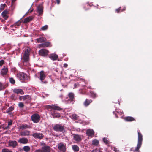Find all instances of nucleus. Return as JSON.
<instances>
[{"mask_svg": "<svg viewBox=\"0 0 152 152\" xmlns=\"http://www.w3.org/2000/svg\"><path fill=\"white\" fill-rule=\"evenodd\" d=\"M39 46L41 48L45 47L44 43L39 44Z\"/></svg>", "mask_w": 152, "mask_h": 152, "instance_id": "obj_44", "label": "nucleus"}, {"mask_svg": "<svg viewBox=\"0 0 152 152\" xmlns=\"http://www.w3.org/2000/svg\"><path fill=\"white\" fill-rule=\"evenodd\" d=\"M99 144V141L96 139H94L92 141V145L94 146H98Z\"/></svg>", "mask_w": 152, "mask_h": 152, "instance_id": "obj_30", "label": "nucleus"}, {"mask_svg": "<svg viewBox=\"0 0 152 152\" xmlns=\"http://www.w3.org/2000/svg\"><path fill=\"white\" fill-rule=\"evenodd\" d=\"M120 8H121V7H119V8H118V9H116V10H115L116 12L117 13H118L120 10Z\"/></svg>", "mask_w": 152, "mask_h": 152, "instance_id": "obj_49", "label": "nucleus"}, {"mask_svg": "<svg viewBox=\"0 0 152 152\" xmlns=\"http://www.w3.org/2000/svg\"><path fill=\"white\" fill-rule=\"evenodd\" d=\"M125 10V9H124L123 10Z\"/></svg>", "mask_w": 152, "mask_h": 152, "instance_id": "obj_63", "label": "nucleus"}, {"mask_svg": "<svg viewBox=\"0 0 152 152\" xmlns=\"http://www.w3.org/2000/svg\"><path fill=\"white\" fill-rule=\"evenodd\" d=\"M87 88H89V89H91V86H89Z\"/></svg>", "mask_w": 152, "mask_h": 152, "instance_id": "obj_57", "label": "nucleus"}, {"mask_svg": "<svg viewBox=\"0 0 152 152\" xmlns=\"http://www.w3.org/2000/svg\"><path fill=\"white\" fill-rule=\"evenodd\" d=\"M8 145L9 146L12 147L13 148H15L18 145V143L15 140L9 141Z\"/></svg>", "mask_w": 152, "mask_h": 152, "instance_id": "obj_11", "label": "nucleus"}, {"mask_svg": "<svg viewBox=\"0 0 152 152\" xmlns=\"http://www.w3.org/2000/svg\"><path fill=\"white\" fill-rule=\"evenodd\" d=\"M28 97L29 96L28 95L24 96H23V100H25L26 99H27Z\"/></svg>", "mask_w": 152, "mask_h": 152, "instance_id": "obj_43", "label": "nucleus"}, {"mask_svg": "<svg viewBox=\"0 0 152 152\" xmlns=\"http://www.w3.org/2000/svg\"><path fill=\"white\" fill-rule=\"evenodd\" d=\"M6 87L5 85L1 83L0 82V91L4 89Z\"/></svg>", "mask_w": 152, "mask_h": 152, "instance_id": "obj_35", "label": "nucleus"}, {"mask_svg": "<svg viewBox=\"0 0 152 152\" xmlns=\"http://www.w3.org/2000/svg\"><path fill=\"white\" fill-rule=\"evenodd\" d=\"M114 150L115 151V152H118V150H117V148H115V147H114Z\"/></svg>", "mask_w": 152, "mask_h": 152, "instance_id": "obj_50", "label": "nucleus"}, {"mask_svg": "<svg viewBox=\"0 0 152 152\" xmlns=\"http://www.w3.org/2000/svg\"><path fill=\"white\" fill-rule=\"evenodd\" d=\"M4 61L3 60L0 61V66H1L4 64Z\"/></svg>", "mask_w": 152, "mask_h": 152, "instance_id": "obj_46", "label": "nucleus"}, {"mask_svg": "<svg viewBox=\"0 0 152 152\" xmlns=\"http://www.w3.org/2000/svg\"><path fill=\"white\" fill-rule=\"evenodd\" d=\"M18 106L20 108H23L24 106V104L23 102H21L19 103Z\"/></svg>", "mask_w": 152, "mask_h": 152, "instance_id": "obj_40", "label": "nucleus"}, {"mask_svg": "<svg viewBox=\"0 0 152 152\" xmlns=\"http://www.w3.org/2000/svg\"><path fill=\"white\" fill-rule=\"evenodd\" d=\"M124 119L127 121H135V119L133 117L128 116L124 118Z\"/></svg>", "mask_w": 152, "mask_h": 152, "instance_id": "obj_24", "label": "nucleus"}, {"mask_svg": "<svg viewBox=\"0 0 152 152\" xmlns=\"http://www.w3.org/2000/svg\"><path fill=\"white\" fill-rule=\"evenodd\" d=\"M92 152H101V151L99 149L97 148L93 151Z\"/></svg>", "mask_w": 152, "mask_h": 152, "instance_id": "obj_45", "label": "nucleus"}, {"mask_svg": "<svg viewBox=\"0 0 152 152\" xmlns=\"http://www.w3.org/2000/svg\"><path fill=\"white\" fill-rule=\"evenodd\" d=\"M92 100L91 99H86L83 103L84 105L86 107H87L92 102Z\"/></svg>", "mask_w": 152, "mask_h": 152, "instance_id": "obj_26", "label": "nucleus"}, {"mask_svg": "<svg viewBox=\"0 0 152 152\" xmlns=\"http://www.w3.org/2000/svg\"><path fill=\"white\" fill-rule=\"evenodd\" d=\"M77 86V84H74V86L75 87H76V86Z\"/></svg>", "mask_w": 152, "mask_h": 152, "instance_id": "obj_58", "label": "nucleus"}, {"mask_svg": "<svg viewBox=\"0 0 152 152\" xmlns=\"http://www.w3.org/2000/svg\"><path fill=\"white\" fill-rule=\"evenodd\" d=\"M9 128V126H7L4 127V130L7 129H8Z\"/></svg>", "mask_w": 152, "mask_h": 152, "instance_id": "obj_55", "label": "nucleus"}, {"mask_svg": "<svg viewBox=\"0 0 152 152\" xmlns=\"http://www.w3.org/2000/svg\"><path fill=\"white\" fill-rule=\"evenodd\" d=\"M0 128H2L3 129H4V126L2 127L1 126V127H0Z\"/></svg>", "mask_w": 152, "mask_h": 152, "instance_id": "obj_56", "label": "nucleus"}, {"mask_svg": "<svg viewBox=\"0 0 152 152\" xmlns=\"http://www.w3.org/2000/svg\"><path fill=\"white\" fill-rule=\"evenodd\" d=\"M12 123V121L11 120L10 121H9L8 123V126L10 125H11Z\"/></svg>", "mask_w": 152, "mask_h": 152, "instance_id": "obj_48", "label": "nucleus"}, {"mask_svg": "<svg viewBox=\"0 0 152 152\" xmlns=\"http://www.w3.org/2000/svg\"><path fill=\"white\" fill-rule=\"evenodd\" d=\"M32 11V10H31L30 11V12H31Z\"/></svg>", "mask_w": 152, "mask_h": 152, "instance_id": "obj_61", "label": "nucleus"}, {"mask_svg": "<svg viewBox=\"0 0 152 152\" xmlns=\"http://www.w3.org/2000/svg\"><path fill=\"white\" fill-rule=\"evenodd\" d=\"M103 140L104 142L106 144H108L109 141L107 140V138H104L103 139Z\"/></svg>", "mask_w": 152, "mask_h": 152, "instance_id": "obj_41", "label": "nucleus"}, {"mask_svg": "<svg viewBox=\"0 0 152 152\" xmlns=\"http://www.w3.org/2000/svg\"><path fill=\"white\" fill-rule=\"evenodd\" d=\"M8 71V68L4 66V68L1 70V74L2 75H5L7 73Z\"/></svg>", "mask_w": 152, "mask_h": 152, "instance_id": "obj_21", "label": "nucleus"}, {"mask_svg": "<svg viewBox=\"0 0 152 152\" xmlns=\"http://www.w3.org/2000/svg\"><path fill=\"white\" fill-rule=\"evenodd\" d=\"M86 134L87 136L92 137L94 135V132L93 130L89 129L87 130Z\"/></svg>", "mask_w": 152, "mask_h": 152, "instance_id": "obj_14", "label": "nucleus"}, {"mask_svg": "<svg viewBox=\"0 0 152 152\" xmlns=\"http://www.w3.org/2000/svg\"><path fill=\"white\" fill-rule=\"evenodd\" d=\"M46 108L48 109L50 112V113L51 115L53 118H58L61 117L60 113H58L56 110L60 111L62 109L58 106L52 105H48L46 106Z\"/></svg>", "mask_w": 152, "mask_h": 152, "instance_id": "obj_1", "label": "nucleus"}, {"mask_svg": "<svg viewBox=\"0 0 152 152\" xmlns=\"http://www.w3.org/2000/svg\"><path fill=\"white\" fill-rule=\"evenodd\" d=\"M72 118L74 120H77L78 118V116L76 114H74L72 115Z\"/></svg>", "mask_w": 152, "mask_h": 152, "instance_id": "obj_36", "label": "nucleus"}, {"mask_svg": "<svg viewBox=\"0 0 152 152\" xmlns=\"http://www.w3.org/2000/svg\"><path fill=\"white\" fill-rule=\"evenodd\" d=\"M13 92L17 94H24V92L22 89H15L13 90Z\"/></svg>", "mask_w": 152, "mask_h": 152, "instance_id": "obj_22", "label": "nucleus"}, {"mask_svg": "<svg viewBox=\"0 0 152 152\" xmlns=\"http://www.w3.org/2000/svg\"><path fill=\"white\" fill-rule=\"evenodd\" d=\"M48 28V26L47 25H45L41 27L40 28V30L45 31L47 30Z\"/></svg>", "mask_w": 152, "mask_h": 152, "instance_id": "obj_34", "label": "nucleus"}, {"mask_svg": "<svg viewBox=\"0 0 152 152\" xmlns=\"http://www.w3.org/2000/svg\"><path fill=\"white\" fill-rule=\"evenodd\" d=\"M20 100H21V99H20Z\"/></svg>", "mask_w": 152, "mask_h": 152, "instance_id": "obj_64", "label": "nucleus"}, {"mask_svg": "<svg viewBox=\"0 0 152 152\" xmlns=\"http://www.w3.org/2000/svg\"><path fill=\"white\" fill-rule=\"evenodd\" d=\"M38 43L45 42L46 40V39L45 37H40L36 39Z\"/></svg>", "mask_w": 152, "mask_h": 152, "instance_id": "obj_25", "label": "nucleus"}, {"mask_svg": "<svg viewBox=\"0 0 152 152\" xmlns=\"http://www.w3.org/2000/svg\"><path fill=\"white\" fill-rule=\"evenodd\" d=\"M30 132L28 130H25L20 132V135L22 136H29Z\"/></svg>", "mask_w": 152, "mask_h": 152, "instance_id": "obj_10", "label": "nucleus"}, {"mask_svg": "<svg viewBox=\"0 0 152 152\" xmlns=\"http://www.w3.org/2000/svg\"><path fill=\"white\" fill-rule=\"evenodd\" d=\"M46 75H45L44 72L42 70L39 73V79L41 82H43V80L45 79Z\"/></svg>", "mask_w": 152, "mask_h": 152, "instance_id": "obj_15", "label": "nucleus"}, {"mask_svg": "<svg viewBox=\"0 0 152 152\" xmlns=\"http://www.w3.org/2000/svg\"><path fill=\"white\" fill-rule=\"evenodd\" d=\"M41 149H36L34 152H43Z\"/></svg>", "mask_w": 152, "mask_h": 152, "instance_id": "obj_47", "label": "nucleus"}, {"mask_svg": "<svg viewBox=\"0 0 152 152\" xmlns=\"http://www.w3.org/2000/svg\"><path fill=\"white\" fill-rule=\"evenodd\" d=\"M68 96L69 97V99L70 101H72L74 98V94L73 93L70 92L69 93Z\"/></svg>", "mask_w": 152, "mask_h": 152, "instance_id": "obj_28", "label": "nucleus"}, {"mask_svg": "<svg viewBox=\"0 0 152 152\" xmlns=\"http://www.w3.org/2000/svg\"><path fill=\"white\" fill-rule=\"evenodd\" d=\"M2 152H13L11 150L7 148H4L2 150Z\"/></svg>", "mask_w": 152, "mask_h": 152, "instance_id": "obj_39", "label": "nucleus"}, {"mask_svg": "<svg viewBox=\"0 0 152 152\" xmlns=\"http://www.w3.org/2000/svg\"><path fill=\"white\" fill-rule=\"evenodd\" d=\"M49 58L53 61L56 60L58 58V55L55 53H52L50 54L49 56Z\"/></svg>", "mask_w": 152, "mask_h": 152, "instance_id": "obj_17", "label": "nucleus"}, {"mask_svg": "<svg viewBox=\"0 0 152 152\" xmlns=\"http://www.w3.org/2000/svg\"><path fill=\"white\" fill-rule=\"evenodd\" d=\"M37 12L39 14V16L42 15L43 12V7L42 5L39 4L37 7Z\"/></svg>", "mask_w": 152, "mask_h": 152, "instance_id": "obj_13", "label": "nucleus"}, {"mask_svg": "<svg viewBox=\"0 0 152 152\" xmlns=\"http://www.w3.org/2000/svg\"><path fill=\"white\" fill-rule=\"evenodd\" d=\"M72 149L75 152H77L79 150V147L76 145H74L72 146Z\"/></svg>", "mask_w": 152, "mask_h": 152, "instance_id": "obj_27", "label": "nucleus"}, {"mask_svg": "<svg viewBox=\"0 0 152 152\" xmlns=\"http://www.w3.org/2000/svg\"><path fill=\"white\" fill-rule=\"evenodd\" d=\"M49 53V51L45 49H41L39 51V55L42 56H47Z\"/></svg>", "mask_w": 152, "mask_h": 152, "instance_id": "obj_8", "label": "nucleus"}, {"mask_svg": "<svg viewBox=\"0 0 152 152\" xmlns=\"http://www.w3.org/2000/svg\"><path fill=\"white\" fill-rule=\"evenodd\" d=\"M6 5L5 4H1L0 6V13L3 10Z\"/></svg>", "mask_w": 152, "mask_h": 152, "instance_id": "obj_33", "label": "nucleus"}, {"mask_svg": "<svg viewBox=\"0 0 152 152\" xmlns=\"http://www.w3.org/2000/svg\"><path fill=\"white\" fill-rule=\"evenodd\" d=\"M138 139L137 146L135 148L134 152H140L139 149L141 146L142 142V136L140 130H138Z\"/></svg>", "mask_w": 152, "mask_h": 152, "instance_id": "obj_3", "label": "nucleus"}, {"mask_svg": "<svg viewBox=\"0 0 152 152\" xmlns=\"http://www.w3.org/2000/svg\"><path fill=\"white\" fill-rule=\"evenodd\" d=\"M21 19L16 22L13 26H19L20 25L21 22L20 21Z\"/></svg>", "mask_w": 152, "mask_h": 152, "instance_id": "obj_37", "label": "nucleus"}, {"mask_svg": "<svg viewBox=\"0 0 152 152\" xmlns=\"http://www.w3.org/2000/svg\"><path fill=\"white\" fill-rule=\"evenodd\" d=\"M31 126L30 125H27L26 124H21L19 126L18 129L19 130H23L27 128H31Z\"/></svg>", "mask_w": 152, "mask_h": 152, "instance_id": "obj_16", "label": "nucleus"}, {"mask_svg": "<svg viewBox=\"0 0 152 152\" xmlns=\"http://www.w3.org/2000/svg\"><path fill=\"white\" fill-rule=\"evenodd\" d=\"M133 149V148H131V149H130V151H132Z\"/></svg>", "mask_w": 152, "mask_h": 152, "instance_id": "obj_59", "label": "nucleus"}, {"mask_svg": "<svg viewBox=\"0 0 152 152\" xmlns=\"http://www.w3.org/2000/svg\"><path fill=\"white\" fill-rule=\"evenodd\" d=\"M44 43L45 47H49L50 44V43L49 42H45Z\"/></svg>", "mask_w": 152, "mask_h": 152, "instance_id": "obj_42", "label": "nucleus"}, {"mask_svg": "<svg viewBox=\"0 0 152 152\" xmlns=\"http://www.w3.org/2000/svg\"><path fill=\"white\" fill-rule=\"evenodd\" d=\"M28 139L25 137L20 138L18 140V142L23 144H27L28 142Z\"/></svg>", "mask_w": 152, "mask_h": 152, "instance_id": "obj_12", "label": "nucleus"}, {"mask_svg": "<svg viewBox=\"0 0 152 152\" xmlns=\"http://www.w3.org/2000/svg\"><path fill=\"white\" fill-rule=\"evenodd\" d=\"M83 81H85V80L84 79H83Z\"/></svg>", "mask_w": 152, "mask_h": 152, "instance_id": "obj_62", "label": "nucleus"}, {"mask_svg": "<svg viewBox=\"0 0 152 152\" xmlns=\"http://www.w3.org/2000/svg\"><path fill=\"white\" fill-rule=\"evenodd\" d=\"M42 83L46 84L47 83V81H44V80H43V82H42Z\"/></svg>", "mask_w": 152, "mask_h": 152, "instance_id": "obj_53", "label": "nucleus"}, {"mask_svg": "<svg viewBox=\"0 0 152 152\" xmlns=\"http://www.w3.org/2000/svg\"><path fill=\"white\" fill-rule=\"evenodd\" d=\"M32 136L36 139H42L44 137V135L42 133H34L32 135Z\"/></svg>", "mask_w": 152, "mask_h": 152, "instance_id": "obj_9", "label": "nucleus"}, {"mask_svg": "<svg viewBox=\"0 0 152 152\" xmlns=\"http://www.w3.org/2000/svg\"><path fill=\"white\" fill-rule=\"evenodd\" d=\"M73 139L77 142H80L81 140L80 136L77 134H73Z\"/></svg>", "mask_w": 152, "mask_h": 152, "instance_id": "obj_18", "label": "nucleus"}, {"mask_svg": "<svg viewBox=\"0 0 152 152\" xmlns=\"http://www.w3.org/2000/svg\"><path fill=\"white\" fill-rule=\"evenodd\" d=\"M68 66V65L67 64L65 63L64 64L63 67L64 68H66Z\"/></svg>", "mask_w": 152, "mask_h": 152, "instance_id": "obj_51", "label": "nucleus"}, {"mask_svg": "<svg viewBox=\"0 0 152 152\" xmlns=\"http://www.w3.org/2000/svg\"><path fill=\"white\" fill-rule=\"evenodd\" d=\"M8 115H12V113L11 112H10L7 113Z\"/></svg>", "mask_w": 152, "mask_h": 152, "instance_id": "obj_54", "label": "nucleus"}, {"mask_svg": "<svg viewBox=\"0 0 152 152\" xmlns=\"http://www.w3.org/2000/svg\"><path fill=\"white\" fill-rule=\"evenodd\" d=\"M90 93L91 96L92 97L95 98L97 97L98 96L97 94L92 91H90Z\"/></svg>", "mask_w": 152, "mask_h": 152, "instance_id": "obj_31", "label": "nucleus"}, {"mask_svg": "<svg viewBox=\"0 0 152 152\" xmlns=\"http://www.w3.org/2000/svg\"><path fill=\"white\" fill-rule=\"evenodd\" d=\"M8 13V11L6 10L2 12L1 15L3 18L5 20H7L8 18V16L7 14Z\"/></svg>", "mask_w": 152, "mask_h": 152, "instance_id": "obj_20", "label": "nucleus"}, {"mask_svg": "<svg viewBox=\"0 0 152 152\" xmlns=\"http://www.w3.org/2000/svg\"><path fill=\"white\" fill-rule=\"evenodd\" d=\"M12 97H14V95H12Z\"/></svg>", "mask_w": 152, "mask_h": 152, "instance_id": "obj_60", "label": "nucleus"}, {"mask_svg": "<svg viewBox=\"0 0 152 152\" xmlns=\"http://www.w3.org/2000/svg\"><path fill=\"white\" fill-rule=\"evenodd\" d=\"M31 50L30 48L27 47L23 51V54L22 59L23 61L24 64L25 63H27L29 61V55Z\"/></svg>", "mask_w": 152, "mask_h": 152, "instance_id": "obj_2", "label": "nucleus"}, {"mask_svg": "<svg viewBox=\"0 0 152 152\" xmlns=\"http://www.w3.org/2000/svg\"><path fill=\"white\" fill-rule=\"evenodd\" d=\"M41 150L43 152H50V146L46 145L43 147Z\"/></svg>", "mask_w": 152, "mask_h": 152, "instance_id": "obj_19", "label": "nucleus"}, {"mask_svg": "<svg viewBox=\"0 0 152 152\" xmlns=\"http://www.w3.org/2000/svg\"><path fill=\"white\" fill-rule=\"evenodd\" d=\"M31 149L30 147L29 146H26L23 147V150L25 152H28Z\"/></svg>", "mask_w": 152, "mask_h": 152, "instance_id": "obj_29", "label": "nucleus"}, {"mask_svg": "<svg viewBox=\"0 0 152 152\" xmlns=\"http://www.w3.org/2000/svg\"><path fill=\"white\" fill-rule=\"evenodd\" d=\"M33 17L32 16H30L24 19L23 23H26L31 21L33 19Z\"/></svg>", "mask_w": 152, "mask_h": 152, "instance_id": "obj_23", "label": "nucleus"}, {"mask_svg": "<svg viewBox=\"0 0 152 152\" xmlns=\"http://www.w3.org/2000/svg\"><path fill=\"white\" fill-rule=\"evenodd\" d=\"M64 126L61 124H56L53 127V129L56 132L64 133L65 132Z\"/></svg>", "mask_w": 152, "mask_h": 152, "instance_id": "obj_5", "label": "nucleus"}, {"mask_svg": "<svg viewBox=\"0 0 152 152\" xmlns=\"http://www.w3.org/2000/svg\"><path fill=\"white\" fill-rule=\"evenodd\" d=\"M56 1L57 4H60V0H55Z\"/></svg>", "mask_w": 152, "mask_h": 152, "instance_id": "obj_52", "label": "nucleus"}, {"mask_svg": "<svg viewBox=\"0 0 152 152\" xmlns=\"http://www.w3.org/2000/svg\"><path fill=\"white\" fill-rule=\"evenodd\" d=\"M17 78L19 80L22 81H24L27 80L29 77L27 74L23 72H20L18 73L17 75Z\"/></svg>", "mask_w": 152, "mask_h": 152, "instance_id": "obj_4", "label": "nucleus"}, {"mask_svg": "<svg viewBox=\"0 0 152 152\" xmlns=\"http://www.w3.org/2000/svg\"><path fill=\"white\" fill-rule=\"evenodd\" d=\"M14 108L13 107L11 106L7 109L6 111V113H9L12 111L14 110Z\"/></svg>", "mask_w": 152, "mask_h": 152, "instance_id": "obj_32", "label": "nucleus"}, {"mask_svg": "<svg viewBox=\"0 0 152 152\" xmlns=\"http://www.w3.org/2000/svg\"><path fill=\"white\" fill-rule=\"evenodd\" d=\"M32 121L34 123L39 122L40 119L39 115L37 113H34L31 116Z\"/></svg>", "mask_w": 152, "mask_h": 152, "instance_id": "obj_6", "label": "nucleus"}, {"mask_svg": "<svg viewBox=\"0 0 152 152\" xmlns=\"http://www.w3.org/2000/svg\"><path fill=\"white\" fill-rule=\"evenodd\" d=\"M9 81L12 84H14L15 83V81L12 77L9 78Z\"/></svg>", "mask_w": 152, "mask_h": 152, "instance_id": "obj_38", "label": "nucleus"}, {"mask_svg": "<svg viewBox=\"0 0 152 152\" xmlns=\"http://www.w3.org/2000/svg\"><path fill=\"white\" fill-rule=\"evenodd\" d=\"M58 148L61 151L65 152L66 150V144L60 143L58 144Z\"/></svg>", "mask_w": 152, "mask_h": 152, "instance_id": "obj_7", "label": "nucleus"}]
</instances>
